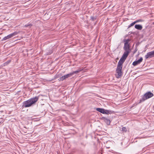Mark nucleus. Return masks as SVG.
Wrapping results in <instances>:
<instances>
[{
	"label": "nucleus",
	"instance_id": "nucleus-1",
	"mask_svg": "<svg viewBox=\"0 0 154 154\" xmlns=\"http://www.w3.org/2000/svg\"><path fill=\"white\" fill-rule=\"evenodd\" d=\"M128 52H124L121 58L119 61L116 70L117 73V78H118L120 77L122 75V64L128 56L129 53Z\"/></svg>",
	"mask_w": 154,
	"mask_h": 154
},
{
	"label": "nucleus",
	"instance_id": "nucleus-2",
	"mask_svg": "<svg viewBox=\"0 0 154 154\" xmlns=\"http://www.w3.org/2000/svg\"><path fill=\"white\" fill-rule=\"evenodd\" d=\"M39 99L38 96H36L24 101L23 103V107L26 108L30 107L34 104Z\"/></svg>",
	"mask_w": 154,
	"mask_h": 154
},
{
	"label": "nucleus",
	"instance_id": "nucleus-3",
	"mask_svg": "<svg viewBox=\"0 0 154 154\" xmlns=\"http://www.w3.org/2000/svg\"><path fill=\"white\" fill-rule=\"evenodd\" d=\"M79 72V70L73 71L72 72L70 73H69L63 76H62V77L60 78L58 80L59 81H63L64 80L68 78L71 77L72 75H73L75 74L78 73Z\"/></svg>",
	"mask_w": 154,
	"mask_h": 154
},
{
	"label": "nucleus",
	"instance_id": "nucleus-4",
	"mask_svg": "<svg viewBox=\"0 0 154 154\" xmlns=\"http://www.w3.org/2000/svg\"><path fill=\"white\" fill-rule=\"evenodd\" d=\"M153 95V94L150 92H146L142 97L141 99L140 100L139 103L143 102L145 100L151 97Z\"/></svg>",
	"mask_w": 154,
	"mask_h": 154
},
{
	"label": "nucleus",
	"instance_id": "nucleus-5",
	"mask_svg": "<svg viewBox=\"0 0 154 154\" xmlns=\"http://www.w3.org/2000/svg\"><path fill=\"white\" fill-rule=\"evenodd\" d=\"M18 32H14L11 33L6 36L5 37L2 39V41H5L7 39H9L13 37V36L17 35L18 34Z\"/></svg>",
	"mask_w": 154,
	"mask_h": 154
},
{
	"label": "nucleus",
	"instance_id": "nucleus-6",
	"mask_svg": "<svg viewBox=\"0 0 154 154\" xmlns=\"http://www.w3.org/2000/svg\"><path fill=\"white\" fill-rule=\"evenodd\" d=\"M154 57V51L148 52L145 55V58L147 59L151 58Z\"/></svg>",
	"mask_w": 154,
	"mask_h": 154
},
{
	"label": "nucleus",
	"instance_id": "nucleus-7",
	"mask_svg": "<svg viewBox=\"0 0 154 154\" xmlns=\"http://www.w3.org/2000/svg\"><path fill=\"white\" fill-rule=\"evenodd\" d=\"M143 60V58L142 57H141L138 60L134 61L132 65L134 66H136L137 65L140 63L142 62Z\"/></svg>",
	"mask_w": 154,
	"mask_h": 154
},
{
	"label": "nucleus",
	"instance_id": "nucleus-8",
	"mask_svg": "<svg viewBox=\"0 0 154 154\" xmlns=\"http://www.w3.org/2000/svg\"><path fill=\"white\" fill-rule=\"evenodd\" d=\"M124 48L125 52L130 53L131 50L130 49V46L129 45H124Z\"/></svg>",
	"mask_w": 154,
	"mask_h": 154
},
{
	"label": "nucleus",
	"instance_id": "nucleus-9",
	"mask_svg": "<svg viewBox=\"0 0 154 154\" xmlns=\"http://www.w3.org/2000/svg\"><path fill=\"white\" fill-rule=\"evenodd\" d=\"M101 119L103 120L105 123L108 125H109L110 123V121L109 119H108L107 118H106L104 117H102Z\"/></svg>",
	"mask_w": 154,
	"mask_h": 154
},
{
	"label": "nucleus",
	"instance_id": "nucleus-10",
	"mask_svg": "<svg viewBox=\"0 0 154 154\" xmlns=\"http://www.w3.org/2000/svg\"><path fill=\"white\" fill-rule=\"evenodd\" d=\"M113 111L110 110H108L104 109L103 114H109L112 113Z\"/></svg>",
	"mask_w": 154,
	"mask_h": 154
},
{
	"label": "nucleus",
	"instance_id": "nucleus-11",
	"mask_svg": "<svg viewBox=\"0 0 154 154\" xmlns=\"http://www.w3.org/2000/svg\"><path fill=\"white\" fill-rule=\"evenodd\" d=\"M135 28L139 30H141L142 29V26L140 25H136L135 26Z\"/></svg>",
	"mask_w": 154,
	"mask_h": 154
},
{
	"label": "nucleus",
	"instance_id": "nucleus-12",
	"mask_svg": "<svg viewBox=\"0 0 154 154\" xmlns=\"http://www.w3.org/2000/svg\"><path fill=\"white\" fill-rule=\"evenodd\" d=\"M96 110L101 113L103 114L104 113V109H103L97 108H96Z\"/></svg>",
	"mask_w": 154,
	"mask_h": 154
},
{
	"label": "nucleus",
	"instance_id": "nucleus-13",
	"mask_svg": "<svg viewBox=\"0 0 154 154\" xmlns=\"http://www.w3.org/2000/svg\"><path fill=\"white\" fill-rule=\"evenodd\" d=\"M124 41L125 42L124 45H129L128 43L130 41V39H125Z\"/></svg>",
	"mask_w": 154,
	"mask_h": 154
},
{
	"label": "nucleus",
	"instance_id": "nucleus-14",
	"mask_svg": "<svg viewBox=\"0 0 154 154\" xmlns=\"http://www.w3.org/2000/svg\"><path fill=\"white\" fill-rule=\"evenodd\" d=\"M96 17H94L93 16H91V20L92 21H94V20H96Z\"/></svg>",
	"mask_w": 154,
	"mask_h": 154
},
{
	"label": "nucleus",
	"instance_id": "nucleus-15",
	"mask_svg": "<svg viewBox=\"0 0 154 154\" xmlns=\"http://www.w3.org/2000/svg\"><path fill=\"white\" fill-rule=\"evenodd\" d=\"M122 131L124 132H126L127 131V129L125 127H123L122 128Z\"/></svg>",
	"mask_w": 154,
	"mask_h": 154
},
{
	"label": "nucleus",
	"instance_id": "nucleus-16",
	"mask_svg": "<svg viewBox=\"0 0 154 154\" xmlns=\"http://www.w3.org/2000/svg\"><path fill=\"white\" fill-rule=\"evenodd\" d=\"M135 23H136V22H133V23H131L130 24V25L129 26V27H131V26H133V25L134 24H135Z\"/></svg>",
	"mask_w": 154,
	"mask_h": 154
},
{
	"label": "nucleus",
	"instance_id": "nucleus-17",
	"mask_svg": "<svg viewBox=\"0 0 154 154\" xmlns=\"http://www.w3.org/2000/svg\"><path fill=\"white\" fill-rule=\"evenodd\" d=\"M32 25H31V24H29V25H25V27H27L28 26H32Z\"/></svg>",
	"mask_w": 154,
	"mask_h": 154
},
{
	"label": "nucleus",
	"instance_id": "nucleus-18",
	"mask_svg": "<svg viewBox=\"0 0 154 154\" xmlns=\"http://www.w3.org/2000/svg\"><path fill=\"white\" fill-rule=\"evenodd\" d=\"M142 21V20H136V21H135V22H136V23L138 22H141Z\"/></svg>",
	"mask_w": 154,
	"mask_h": 154
},
{
	"label": "nucleus",
	"instance_id": "nucleus-19",
	"mask_svg": "<svg viewBox=\"0 0 154 154\" xmlns=\"http://www.w3.org/2000/svg\"><path fill=\"white\" fill-rule=\"evenodd\" d=\"M10 62V60L7 61V62H5V64L6 65V64H8Z\"/></svg>",
	"mask_w": 154,
	"mask_h": 154
},
{
	"label": "nucleus",
	"instance_id": "nucleus-20",
	"mask_svg": "<svg viewBox=\"0 0 154 154\" xmlns=\"http://www.w3.org/2000/svg\"><path fill=\"white\" fill-rule=\"evenodd\" d=\"M52 53V52L51 51L48 54H51Z\"/></svg>",
	"mask_w": 154,
	"mask_h": 154
},
{
	"label": "nucleus",
	"instance_id": "nucleus-21",
	"mask_svg": "<svg viewBox=\"0 0 154 154\" xmlns=\"http://www.w3.org/2000/svg\"><path fill=\"white\" fill-rule=\"evenodd\" d=\"M106 148H110V147H106Z\"/></svg>",
	"mask_w": 154,
	"mask_h": 154
},
{
	"label": "nucleus",
	"instance_id": "nucleus-22",
	"mask_svg": "<svg viewBox=\"0 0 154 154\" xmlns=\"http://www.w3.org/2000/svg\"><path fill=\"white\" fill-rule=\"evenodd\" d=\"M61 75V74H60L59 75V76H60Z\"/></svg>",
	"mask_w": 154,
	"mask_h": 154
},
{
	"label": "nucleus",
	"instance_id": "nucleus-23",
	"mask_svg": "<svg viewBox=\"0 0 154 154\" xmlns=\"http://www.w3.org/2000/svg\"><path fill=\"white\" fill-rule=\"evenodd\" d=\"M153 24H154V22L153 23Z\"/></svg>",
	"mask_w": 154,
	"mask_h": 154
}]
</instances>
